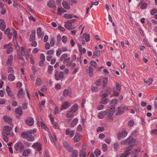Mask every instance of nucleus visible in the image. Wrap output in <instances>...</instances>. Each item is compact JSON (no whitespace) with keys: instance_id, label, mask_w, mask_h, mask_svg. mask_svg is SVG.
<instances>
[{"instance_id":"obj_52","label":"nucleus","mask_w":157,"mask_h":157,"mask_svg":"<svg viewBox=\"0 0 157 157\" xmlns=\"http://www.w3.org/2000/svg\"><path fill=\"white\" fill-rule=\"evenodd\" d=\"M69 93V91L68 90L65 89V90L63 92V95L64 96H67Z\"/></svg>"},{"instance_id":"obj_59","label":"nucleus","mask_w":157,"mask_h":157,"mask_svg":"<svg viewBox=\"0 0 157 157\" xmlns=\"http://www.w3.org/2000/svg\"><path fill=\"white\" fill-rule=\"evenodd\" d=\"M55 44V40L53 38H52L50 41V44L51 46H53Z\"/></svg>"},{"instance_id":"obj_29","label":"nucleus","mask_w":157,"mask_h":157,"mask_svg":"<svg viewBox=\"0 0 157 157\" xmlns=\"http://www.w3.org/2000/svg\"><path fill=\"white\" fill-rule=\"evenodd\" d=\"M36 38V31H35L32 32V34L31 35L29 40L30 41H32L35 39Z\"/></svg>"},{"instance_id":"obj_9","label":"nucleus","mask_w":157,"mask_h":157,"mask_svg":"<svg viewBox=\"0 0 157 157\" xmlns=\"http://www.w3.org/2000/svg\"><path fill=\"white\" fill-rule=\"evenodd\" d=\"M127 141L128 145H133V147L137 144L136 140L132 137H129L127 139Z\"/></svg>"},{"instance_id":"obj_22","label":"nucleus","mask_w":157,"mask_h":157,"mask_svg":"<svg viewBox=\"0 0 157 157\" xmlns=\"http://www.w3.org/2000/svg\"><path fill=\"white\" fill-rule=\"evenodd\" d=\"M81 140V136L79 133H76L74 138V140L75 142H77Z\"/></svg>"},{"instance_id":"obj_12","label":"nucleus","mask_w":157,"mask_h":157,"mask_svg":"<svg viewBox=\"0 0 157 157\" xmlns=\"http://www.w3.org/2000/svg\"><path fill=\"white\" fill-rule=\"evenodd\" d=\"M47 5L48 6L51 8H53L55 10H56V7L55 1L53 0H51L48 2Z\"/></svg>"},{"instance_id":"obj_25","label":"nucleus","mask_w":157,"mask_h":157,"mask_svg":"<svg viewBox=\"0 0 157 157\" xmlns=\"http://www.w3.org/2000/svg\"><path fill=\"white\" fill-rule=\"evenodd\" d=\"M23 93V90L22 88H20L18 91V93L17 94L19 98H22L24 97L25 95Z\"/></svg>"},{"instance_id":"obj_40","label":"nucleus","mask_w":157,"mask_h":157,"mask_svg":"<svg viewBox=\"0 0 157 157\" xmlns=\"http://www.w3.org/2000/svg\"><path fill=\"white\" fill-rule=\"evenodd\" d=\"M109 101L108 99H104L100 101V103L101 104H107Z\"/></svg>"},{"instance_id":"obj_34","label":"nucleus","mask_w":157,"mask_h":157,"mask_svg":"<svg viewBox=\"0 0 157 157\" xmlns=\"http://www.w3.org/2000/svg\"><path fill=\"white\" fill-rule=\"evenodd\" d=\"M78 119L77 118H74L71 124V126L72 127L75 126L78 122Z\"/></svg>"},{"instance_id":"obj_57","label":"nucleus","mask_w":157,"mask_h":157,"mask_svg":"<svg viewBox=\"0 0 157 157\" xmlns=\"http://www.w3.org/2000/svg\"><path fill=\"white\" fill-rule=\"evenodd\" d=\"M13 51V49L12 47L7 49L6 51V53L7 54H9L12 52Z\"/></svg>"},{"instance_id":"obj_24","label":"nucleus","mask_w":157,"mask_h":157,"mask_svg":"<svg viewBox=\"0 0 157 157\" xmlns=\"http://www.w3.org/2000/svg\"><path fill=\"white\" fill-rule=\"evenodd\" d=\"M3 119L4 121L10 124L11 125H12V124L11 123L12 119L9 117L6 116H4Z\"/></svg>"},{"instance_id":"obj_7","label":"nucleus","mask_w":157,"mask_h":157,"mask_svg":"<svg viewBox=\"0 0 157 157\" xmlns=\"http://www.w3.org/2000/svg\"><path fill=\"white\" fill-rule=\"evenodd\" d=\"M60 59L63 61V63L66 64L69 62L71 59L70 57H68V55L67 53L63 54L61 56Z\"/></svg>"},{"instance_id":"obj_30","label":"nucleus","mask_w":157,"mask_h":157,"mask_svg":"<svg viewBox=\"0 0 157 157\" xmlns=\"http://www.w3.org/2000/svg\"><path fill=\"white\" fill-rule=\"evenodd\" d=\"M16 113L20 116H21L23 113L22 109L21 107L17 108L15 109Z\"/></svg>"},{"instance_id":"obj_17","label":"nucleus","mask_w":157,"mask_h":157,"mask_svg":"<svg viewBox=\"0 0 157 157\" xmlns=\"http://www.w3.org/2000/svg\"><path fill=\"white\" fill-rule=\"evenodd\" d=\"M75 133V130H71L69 128L66 130V134L67 135H69L70 137H72Z\"/></svg>"},{"instance_id":"obj_61","label":"nucleus","mask_w":157,"mask_h":157,"mask_svg":"<svg viewBox=\"0 0 157 157\" xmlns=\"http://www.w3.org/2000/svg\"><path fill=\"white\" fill-rule=\"evenodd\" d=\"M134 124V122L133 121L131 120L129 121L128 122V125L129 127H132Z\"/></svg>"},{"instance_id":"obj_41","label":"nucleus","mask_w":157,"mask_h":157,"mask_svg":"<svg viewBox=\"0 0 157 157\" xmlns=\"http://www.w3.org/2000/svg\"><path fill=\"white\" fill-rule=\"evenodd\" d=\"M72 157H78V151L77 150H75L72 151Z\"/></svg>"},{"instance_id":"obj_27","label":"nucleus","mask_w":157,"mask_h":157,"mask_svg":"<svg viewBox=\"0 0 157 157\" xmlns=\"http://www.w3.org/2000/svg\"><path fill=\"white\" fill-rule=\"evenodd\" d=\"M64 147L69 152L72 151L73 149L72 148L69 147L67 143V142H64Z\"/></svg>"},{"instance_id":"obj_18","label":"nucleus","mask_w":157,"mask_h":157,"mask_svg":"<svg viewBox=\"0 0 157 157\" xmlns=\"http://www.w3.org/2000/svg\"><path fill=\"white\" fill-rule=\"evenodd\" d=\"M0 28L2 31L5 30L6 28L5 22L3 19H0Z\"/></svg>"},{"instance_id":"obj_45","label":"nucleus","mask_w":157,"mask_h":157,"mask_svg":"<svg viewBox=\"0 0 157 157\" xmlns=\"http://www.w3.org/2000/svg\"><path fill=\"white\" fill-rule=\"evenodd\" d=\"M79 155L80 157H86V154L85 151H81L79 152Z\"/></svg>"},{"instance_id":"obj_54","label":"nucleus","mask_w":157,"mask_h":157,"mask_svg":"<svg viewBox=\"0 0 157 157\" xmlns=\"http://www.w3.org/2000/svg\"><path fill=\"white\" fill-rule=\"evenodd\" d=\"M22 56H24L25 54V48L23 47H21L20 48Z\"/></svg>"},{"instance_id":"obj_56","label":"nucleus","mask_w":157,"mask_h":157,"mask_svg":"<svg viewBox=\"0 0 157 157\" xmlns=\"http://www.w3.org/2000/svg\"><path fill=\"white\" fill-rule=\"evenodd\" d=\"M95 153L96 156H98L101 154V151L99 149H97L95 151Z\"/></svg>"},{"instance_id":"obj_55","label":"nucleus","mask_w":157,"mask_h":157,"mask_svg":"<svg viewBox=\"0 0 157 157\" xmlns=\"http://www.w3.org/2000/svg\"><path fill=\"white\" fill-rule=\"evenodd\" d=\"M48 134L49 135V136L50 138V140L53 143H54V140L53 139V137L52 136V134L50 133V132L49 131H48Z\"/></svg>"},{"instance_id":"obj_35","label":"nucleus","mask_w":157,"mask_h":157,"mask_svg":"<svg viewBox=\"0 0 157 157\" xmlns=\"http://www.w3.org/2000/svg\"><path fill=\"white\" fill-rule=\"evenodd\" d=\"M83 38L85 39V41L88 42L90 40V36L88 34H86V33L83 34Z\"/></svg>"},{"instance_id":"obj_20","label":"nucleus","mask_w":157,"mask_h":157,"mask_svg":"<svg viewBox=\"0 0 157 157\" xmlns=\"http://www.w3.org/2000/svg\"><path fill=\"white\" fill-rule=\"evenodd\" d=\"M31 150L29 148L24 149L22 152V155L25 156H28L31 153Z\"/></svg>"},{"instance_id":"obj_3","label":"nucleus","mask_w":157,"mask_h":157,"mask_svg":"<svg viewBox=\"0 0 157 157\" xmlns=\"http://www.w3.org/2000/svg\"><path fill=\"white\" fill-rule=\"evenodd\" d=\"M15 149L17 151H19L20 153L22 152L25 148V147L23 143L21 141H18L14 145Z\"/></svg>"},{"instance_id":"obj_16","label":"nucleus","mask_w":157,"mask_h":157,"mask_svg":"<svg viewBox=\"0 0 157 157\" xmlns=\"http://www.w3.org/2000/svg\"><path fill=\"white\" fill-rule=\"evenodd\" d=\"M32 147L36 149L37 151H40L41 149V145L40 143L37 142L33 144Z\"/></svg>"},{"instance_id":"obj_4","label":"nucleus","mask_w":157,"mask_h":157,"mask_svg":"<svg viewBox=\"0 0 157 157\" xmlns=\"http://www.w3.org/2000/svg\"><path fill=\"white\" fill-rule=\"evenodd\" d=\"M21 136L22 138H25L29 141H33L34 140V137L30 132H23L21 133Z\"/></svg>"},{"instance_id":"obj_64","label":"nucleus","mask_w":157,"mask_h":157,"mask_svg":"<svg viewBox=\"0 0 157 157\" xmlns=\"http://www.w3.org/2000/svg\"><path fill=\"white\" fill-rule=\"evenodd\" d=\"M130 152H127V153H123L120 156V157H127L130 154Z\"/></svg>"},{"instance_id":"obj_47","label":"nucleus","mask_w":157,"mask_h":157,"mask_svg":"<svg viewBox=\"0 0 157 157\" xmlns=\"http://www.w3.org/2000/svg\"><path fill=\"white\" fill-rule=\"evenodd\" d=\"M108 82V78H105L103 79V86L104 87L106 86Z\"/></svg>"},{"instance_id":"obj_19","label":"nucleus","mask_w":157,"mask_h":157,"mask_svg":"<svg viewBox=\"0 0 157 157\" xmlns=\"http://www.w3.org/2000/svg\"><path fill=\"white\" fill-rule=\"evenodd\" d=\"M6 91L9 96L13 98H15V96L14 95H13L12 94L11 89L8 86H7L6 87Z\"/></svg>"},{"instance_id":"obj_36","label":"nucleus","mask_w":157,"mask_h":157,"mask_svg":"<svg viewBox=\"0 0 157 157\" xmlns=\"http://www.w3.org/2000/svg\"><path fill=\"white\" fill-rule=\"evenodd\" d=\"M73 17H77L76 16L73 15ZM64 17L68 19H71L73 17V16L71 14H70L68 13H65L64 15Z\"/></svg>"},{"instance_id":"obj_39","label":"nucleus","mask_w":157,"mask_h":157,"mask_svg":"<svg viewBox=\"0 0 157 157\" xmlns=\"http://www.w3.org/2000/svg\"><path fill=\"white\" fill-rule=\"evenodd\" d=\"M132 147L133 145H129L128 146L125 148L124 150V152H127L130 151L132 149Z\"/></svg>"},{"instance_id":"obj_26","label":"nucleus","mask_w":157,"mask_h":157,"mask_svg":"<svg viewBox=\"0 0 157 157\" xmlns=\"http://www.w3.org/2000/svg\"><path fill=\"white\" fill-rule=\"evenodd\" d=\"M15 76L13 74H9L8 76V80L11 82L14 81L15 79Z\"/></svg>"},{"instance_id":"obj_31","label":"nucleus","mask_w":157,"mask_h":157,"mask_svg":"<svg viewBox=\"0 0 157 157\" xmlns=\"http://www.w3.org/2000/svg\"><path fill=\"white\" fill-rule=\"evenodd\" d=\"M13 56L12 55H10L9 56L7 60V64L11 65L13 61Z\"/></svg>"},{"instance_id":"obj_8","label":"nucleus","mask_w":157,"mask_h":157,"mask_svg":"<svg viewBox=\"0 0 157 157\" xmlns=\"http://www.w3.org/2000/svg\"><path fill=\"white\" fill-rule=\"evenodd\" d=\"M11 127H10L8 126H6L3 128V133L7 135H9L10 134V132L12 130L13 128V125L12 124Z\"/></svg>"},{"instance_id":"obj_53","label":"nucleus","mask_w":157,"mask_h":157,"mask_svg":"<svg viewBox=\"0 0 157 157\" xmlns=\"http://www.w3.org/2000/svg\"><path fill=\"white\" fill-rule=\"evenodd\" d=\"M116 90L118 91H120L121 89V85L118 83L116 84Z\"/></svg>"},{"instance_id":"obj_48","label":"nucleus","mask_w":157,"mask_h":157,"mask_svg":"<svg viewBox=\"0 0 157 157\" xmlns=\"http://www.w3.org/2000/svg\"><path fill=\"white\" fill-rule=\"evenodd\" d=\"M108 147L107 144H104L102 145V150L104 151H106L107 150Z\"/></svg>"},{"instance_id":"obj_11","label":"nucleus","mask_w":157,"mask_h":157,"mask_svg":"<svg viewBox=\"0 0 157 157\" xmlns=\"http://www.w3.org/2000/svg\"><path fill=\"white\" fill-rule=\"evenodd\" d=\"M128 133L125 130H123L121 132H118L117 135V137L118 139L121 140V138H124L127 135Z\"/></svg>"},{"instance_id":"obj_23","label":"nucleus","mask_w":157,"mask_h":157,"mask_svg":"<svg viewBox=\"0 0 157 157\" xmlns=\"http://www.w3.org/2000/svg\"><path fill=\"white\" fill-rule=\"evenodd\" d=\"M78 106L77 104H75L73 105L71 107V110L74 113L77 112L78 109Z\"/></svg>"},{"instance_id":"obj_5","label":"nucleus","mask_w":157,"mask_h":157,"mask_svg":"<svg viewBox=\"0 0 157 157\" xmlns=\"http://www.w3.org/2000/svg\"><path fill=\"white\" fill-rule=\"evenodd\" d=\"M13 34L14 36L13 38V40L14 41L15 46L17 51L20 50V47L18 45L17 42V31L15 29H13Z\"/></svg>"},{"instance_id":"obj_51","label":"nucleus","mask_w":157,"mask_h":157,"mask_svg":"<svg viewBox=\"0 0 157 157\" xmlns=\"http://www.w3.org/2000/svg\"><path fill=\"white\" fill-rule=\"evenodd\" d=\"M1 75L2 79L5 80L6 79V73L3 72H2Z\"/></svg>"},{"instance_id":"obj_63","label":"nucleus","mask_w":157,"mask_h":157,"mask_svg":"<svg viewBox=\"0 0 157 157\" xmlns=\"http://www.w3.org/2000/svg\"><path fill=\"white\" fill-rule=\"evenodd\" d=\"M157 13V9L155 8L151 10L150 11L151 14L153 15Z\"/></svg>"},{"instance_id":"obj_37","label":"nucleus","mask_w":157,"mask_h":157,"mask_svg":"<svg viewBox=\"0 0 157 157\" xmlns=\"http://www.w3.org/2000/svg\"><path fill=\"white\" fill-rule=\"evenodd\" d=\"M42 82L41 78H38L36 79V85L37 86H39L42 84Z\"/></svg>"},{"instance_id":"obj_15","label":"nucleus","mask_w":157,"mask_h":157,"mask_svg":"<svg viewBox=\"0 0 157 157\" xmlns=\"http://www.w3.org/2000/svg\"><path fill=\"white\" fill-rule=\"evenodd\" d=\"M106 115V112L105 111L100 112L98 114V117L100 119H103Z\"/></svg>"},{"instance_id":"obj_33","label":"nucleus","mask_w":157,"mask_h":157,"mask_svg":"<svg viewBox=\"0 0 157 157\" xmlns=\"http://www.w3.org/2000/svg\"><path fill=\"white\" fill-rule=\"evenodd\" d=\"M66 12H67V11L63 8L60 7L58 8V13L60 15H61L62 13Z\"/></svg>"},{"instance_id":"obj_62","label":"nucleus","mask_w":157,"mask_h":157,"mask_svg":"<svg viewBox=\"0 0 157 157\" xmlns=\"http://www.w3.org/2000/svg\"><path fill=\"white\" fill-rule=\"evenodd\" d=\"M104 107L103 105H98L97 107V109L98 110H100L104 109Z\"/></svg>"},{"instance_id":"obj_13","label":"nucleus","mask_w":157,"mask_h":157,"mask_svg":"<svg viewBox=\"0 0 157 157\" xmlns=\"http://www.w3.org/2000/svg\"><path fill=\"white\" fill-rule=\"evenodd\" d=\"M34 123L33 119L31 117H29L26 120L25 123L26 124L29 126H32L33 125Z\"/></svg>"},{"instance_id":"obj_1","label":"nucleus","mask_w":157,"mask_h":157,"mask_svg":"<svg viewBox=\"0 0 157 157\" xmlns=\"http://www.w3.org/2000/svg\"><path fill=\"white\" fill-rule=\"evenodd\" d=\"M106 115L108 119L110 120H113V116L115 112V108L113 106H111L108 107L105 110Z\"/></svg>"},{"instance_id":"obj_46","label":"nucleus","mask_w":157,"mask_h":157,"mask_svg":"<svg viewBox=\"0 0 157 157\" xmlns=\"http://www.w3.org/2000/svg\"><path fill=\"white\" fill-rule=\"evenodd\" d=\"M140 147L138 148L137 149L135 150H133L132 151L133 154L134 155H136L138 152H140Z\"/></svg>"},{"instance_id":"obj_32","label":"nucleus","mask_w":157,"mask_h":157,"mask_svg":"<svg viewBox=\"0 0 157 157\" xmlns=\"http://www.w3.org/2000/svg\"><path fill=\"white\" fill-rule=\"evenodd\" d=\"M74 112H73L71 110H70L67 113L66 116L67 117H74Z\"/></svg>"},{"instance_id":"obj_28","label":"nucleus","mask_w":157,"mask_h":157,"mask_svg":"<svg viewBox=\"0 0 157 157\" xmlns=\"http://www.w3.org/2000/svg\"><path fill=\"white\" fill-rule=\"evenodd\" d=\"M62 5L63 7L66 9H69L70 8L69 4L66 1H63V2Z\"/></svg>"},{"instance_id":"obj_2","label":"nucleus","mask_w":157,"mask_h":157,"mask_svg":"<svg viewBox=\"0 0 157 157\" xmlns=\"http://www.w3.org/2000/svg\"><path fill=\"white\" fill-rule=\"evenodd\" d=\"M91 66H90L89 68V74L90 77H92L93 76V71L94 68H96L97 67V63L94 60H92L90 62Z\"/></svg>"},{"instance_id":"obj_50","label":"nucleus","mask_w":157,"mask_h":157,"mask_svg":"<svg viewBox=\"0 0 157 157\" xmlns=\"http://www.w3.org/2000/svg\"><path fill=\"white\" fill-rule=\"evenodd\" d=\"M147 7V4L145 2H143L141 3L140 7L142 9H145Z\"/></svg>"},{"instance_id":"obj_6","label":"nucleus","mask_w":157,"mask_h":157,"mask_svg":"<svg viewBox=\"0 0 157 157\" xmlns=\"http://www.w3.org/2000/svg\"><path fill=\"white\" fill-rule=\"evenodd\" d=\"M55 76L57 80H61L62 81L64 77L63 73L62 71L59 72L57 71L55 72Z\"/></svg>"},{"instance_id":"obj_42","label":"nucleus","mask_w":157,"mask_h":157,"mask_svg":"<svg viewBox=\"0 0 157 157\" xmlns=\"http://www.w3.org/2000/svg\"><path fill=\"white\" fill-rule=\"evenodd\" d=\"M117 103V99L114 98L110 102V104L111 106L116 105Z\"/></svg>"},{"instance_id":"obj_14","label":"nucleus","mask_w":157,"mask_h":157,"mask_svg":"<svg viewBox=\"0 0 157 157\" xmlns=\"http://www.w3.org/2000/svg\"><path fill=\"white\" fill-rule=\"evenodd\" d=\"M65 27L69 29H74L75 27L72 25L71 23L69 21H66L65 23Z\"/></svg>"},{"instance_id":"obj_10","label":"nucleus","mask_w":157,"mask_h":157,"mask_svg":"<svg viewBox=\"0 0 157 157\" xmlns=\"http://www.w3.org/2000/svg\"><path fill=\"white\" fill-rule=\"evenodd\" d=\"M71 105L70 103L67 101H65L63 102L61 106L60 110H62L67 109L71 106Z\"/></svg>"},{"instance_id":"obj_21","label":"nucleus","mask_w":157,"mask_h":157,"mask_svg":"<svg viewBox=\"0 0 157 157\" xmlns=\"http://www.w3.org/2000/svg\"><path fill=\"white\" fill-rule=\"evenodd\" d=\"M19 51L20 50L17 51L18 54L19 55V59L20 60L19 62L21 63V64L22 65H24V64H25V63L27 61L26 60L25 61L24 59L23 58V57H21L19 55Z\"/></svg>"},{"instance_id":"obj_44","label":"nucleus","mask_w":157,"mask_h":157,"mask_svg":"<svg viewBox=\"0 0 157 157\" xmlns=\"http://www.w3.org/2000/svg\"><path fill=\"white\" fill-rule=\"evenodd\" d=\"M117 114L120 115L124 112V111H122V110H121L120 107H118L116 109Z\"/></svg>"},{"instance_id":"obj_49","label":"nucleus","mask_w":157,"mask_h":157,"mask_svg":"<svg viewBox=\"0 0 157 157\" xmlns=\"http://www.w3.org/2000/svg\"><path fill=\"white\" fill-rule=\"evenodd\" d=\"M114 148L115 151H117L119 149V144L117 142H116L114 143Z\"/></svg>"},{"instance_id":"obj_38","label":"nucleus","mask_w":157,"mask_h":157,"mask_svg":"<svg viewBox=\"0 0 157 157\" xmlns=\"http://www.w3.org/2000/svg\"><path fill=\"white\" fill-rule=\"evenodd\" d=\"M37 34L39 37H40L42 36V30L40 28H38L37 29Z\"/></svg>"},{"instance_id":"obj_60","label":"nucleus","mask_w":157,"mask_h":157,"mask_svg":"<svg viewBox=\"0 0 157 157\" xmlns=\"http://www.w3.org/2000/svg\"><path fill=\"white\" fill-rule=\"evenodd\" d=\"M53 67L52 66H49L48 67V72L49 74H51L52 71Z\"/></svg>"},{"instance_id":"obj_43","label":"nucleus","mask_w":157,"mask_h":157,"mask_svg":"<svg viewBox=\"0 0 157 157\" xmlns=\"http://www.w3.org/2000/svg\"><path fill=\"white\" fill-rule=\"evenodd\" d=\"M144 82L149 85H150L152 82V80L151 78H149L147 81L144 80Z\"/></svg>"},{"instance_id":"obj_58","label":"nucleus","mask_w":157,"mask_h":157,"mask_svg":"<svg viewBox=\"0 0 157 157\" xmlns=\"http://www.w3.org/2000/svg\"><path fill=\"white\" fill-rule=\"evenodd\" d=\"M11 47H12V44L11 43L6 44L4 46V48H7V49Z\"/></svg>"}]
</instances>
